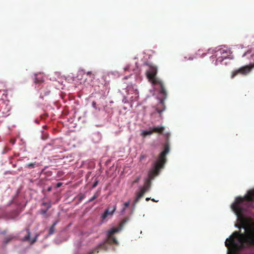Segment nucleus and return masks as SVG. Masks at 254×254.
<instances>
[{
    "label": "nucleus",
    "instance_id": "nucleus-1",
    "mask_svg": "<svg viewBox=\"0 0 254 254\" xmlns=\"http://www.w3.org/2000/svg\"><path fill=\"white\" fill-rule=\"evenodd\" d=\"M254 201V189L249 190L244 196H238L231 205V208L241 222L239 229L243 228L245 232L236 231L226 240L225 246L228 249V254H239L245 249L254 247V223L247 224L245 220L244 214L247 209L252 207Z\"/></svg>",
    "mask_w": 254,
    "mask_h": 254
},
{
    "label": "nucleus",
    "instance_id": "nucleus-2",
    "mask_svg": "<svg viewBox=\"0 0 254 254\" xmlns=\"http://www.w3.org/2000/svg\"><path fill=\"white\" fill-rule=\"evenodd\" d=\"M169 151V145L168 143H166L164 145V150L160 153L158 158L154 164L153 168L149 171L148 177L145 181L144 186L140 189L144 193L149 190L151 187V180L159 174L160 170L163 168L166 162V155Z\"/></svg>",
    "mask_w": 254,
    "mask_h": 254
},
{
    "label": "nucleus",
    "instance_id": "nucleus-3",
    "mask_svg": "<svg viewBox=\"0 0 254 254\" xmlns=\"http://www.w3.org/2000/svg\"><path fill=\"white\" fill-rule=\"evenodd\" d=\"M149 69L146 71V74L147 79L153 85H159L160 86L159 92L163 95V99H161L157 106L155 108L156 111L161 115L165 110L164 100L166 99L167 95V91L163 82L160 80L157 77V67L151 64H147Z\"/></svg>",
    "mask_w": 254,
    "mask_h": 254
},
{
    "label": "nucleus",
    "instance_id": "nucleus-4",
    "mask_svg": "<svg viewBox=\"0 0 254 254\" xmlns=\"http://www.w3.org/2000/svg\"><path fill=\"white\" fill-rule=\"evenodd\" d=\"M129 221V218L125 217L120 222L117 228H113L109 230L107 234L106 243L109 244H118L117 239L114 236V234L121 231L124 226Z\"/></svg>",
    "mask_w": 254,
    "mask_h": 254
},
{
    "label": "nucleus",
    "instance_id": "nucleus-5",
    "mask_svg": "<svg viewBox=\"0 0 254 254\" xmlns=\"http://www.w3.org/2000/svg\"><path fill=\"white\" fill-rule=\"evenodd\" d=\"M254 65H249L242 66L238 69L235 70L232 72L231 78H233L238 74H242L243 75H246L251 70Z\"/></svg>",
    "mask_w": 254,
    "mask_h": 254
},
{
    "label": "nucleus",
    "instance_id": "nucleus-6",
    "mask_svg": "<svg viewBox=\"0 0 254 254\" xmlns=\"http://www.w3.org/2000/svg\"><path fill=\"white\" fill-rule=\"evenodd\" d=\"M116 205H114L111 209H110V208H107V209H106V210L105 211L104 213L102 214L101 217L102 218V219H106V218L109 215H113V213H114L115 211L116 210Z\"/></svg>",
    "mask_w": 254,
    "mask_h": 254
},
{
    "label": "nucleus",
    "instance_id": "nucleus-7",
    "mask_svg": "<svg viewBox=\"0 0 254 254\" xmlns=\"http://www.w3.org/2000/svg\"><path fill=\"white\" fill-rule=\"evenodd\" d=\"M26 231L27 232V235L22 238V241L23 242L29 241V242H30L31 244H34L36 241L37 237L36 236L32 240H31L30 239L31 233H30L29 229H27L26 230Z\"/></svg>",
    "mask_w": 254,
    "mask_h": 254
},
{
    "label": "nucleus",
    "instance_id": "nucleus-8",
    "mask_svg": "<svg viewBox=\"0 0 254 254\" xmlns=\"http://www.w3.org/2000/svg\"><path fill=\"white\" fill-rule=\"evenodd\" d=\"M151 128L152 133L162 134L165 130V127L163 126L153 127Z\"/></svg>",
    "mask_w": 254,
    "mask_h": 254
},
{
    "label": "nucleus",
    "instance_id": "nucleus-9",
    "mask_svg": "<svg viewBox=\"0 0 254 254\" xmlns=\"http://www.w3.org/2000/svg\"><path fill=\"white\" fill-rule=\"evenodd\" d=\"M16 236L13 235H9L6 236L3 239V243L4 245H7L8 243H10L13 240L16 239Z\"/></svg>",
    "mask_w": 254,
    "mask_h": 254
},
{
    "label": "nucleus",
    "instance_id": "nucleus-10",
    "mask_svg": "<svg viewBox=\"0 0 254 254\" xmlns=\"http://www.w3.org/2000/svg\"><path fill=\"white\" fill-rule=\"evenodd\" d=\"M152 131L151 129V128H150V130H143L141 132V135L143 137H145L147 135H150L152 134Z\"/></svg>",
    "mask_w": 254,
    "mask_h": 254
},
{
    "label": "nucleus",
    "instance_id": "nucleus-11",
    "mask_svg": "<svg viewBox=\"0 0 254 254\" xmlns=\"http://www.w3.org/2000/svg\"><path fill=\"white\" fill-rule=\"evenodd\" d=\"M144 193H145L143 191L140 190V191L137 193L136 198L134 201V203H136L140 198L143 196Z\"/></svg>",
    "mask_w": 254,
    "mask_h": 254
},
{
    "label": "nucleus",
    "instance_id": "nucleus-12",
    "mask_svg": "<svg viewBox=\"0 0 254 254\" xmlns=\"http://www.w3.org/2000/svg\"><path fill=\"white\" fill-rule=\"evenodd\" d=\"M99 195H100V192H99V191H96V192L94 193V194L93 195V196L91 198H90L89 199V200H88V202H91V201H93L94 200H95V199H96L97 197H99Z\"/></svg>",
    "mask_w": 254,
    "mask_h": 254
},
{
    "label": "nucleus",
    "instance_id": "nucleus-13",
    "mask_svg": "<svg viewBox=\"0 0 254 254\" xmlns=\"http://www.w3.org/2000/svg\"><path fill=\"white\" fill-rule=\"evenodd\" d=\"M43 79L42 77H38V75H36L34 79V82L35 83H41L43 82Z\"/></svg>",
    "mask_w": 254,
    "mask_h": 254
},
{
    "label": "nucleus",
    "instance_id": "nucleus-14",
    "mask_svg": "<svg viewBox=\"0 0 254 254\" xmlns=\"http://www.w3.org/2000/svg\"><path fill=\"white\" fill-rule=\"evenodd\" d=\"M51 207V205L50 204H48V206L47 207V208L46 209H42L41 210V214L42 215H45L47 212V211L49 210V209Z\"/></svg>",
    "mask_w": 254,
    "mask_h": 254
},
{
    "label": "nucleus",
    "instance_id": "nucleus-15",
    "mask_svg": "<svg viewBox=\"0 0 254 254\" xmlns=\"http://www.w3.org/2000/svg\"><path fill=\"white\" fill-rule=\"evenodd\" d=\"M86 74L88 76H89L92 80H93V79H94L95 77H94V74L92 73V72L91 71H88L87 73H86Z\"/></svg>",
    "mask_w": 254,
    "mask_h": 254
},
{
    "label": "nucleus",
    "instance_id": "nucleus-16",
    "mask_svg": "<svg viewBox=\"0 0 254 254\" xmlns=\"http://www.w3.org/2000/svg\"><path fill=\"white\" fill-rule=\"evenodd\" d=\"M54 232H55V227L52 226L49 229V235H52L54 233Z\"/></svg>",
    "mask_w": 254,
    "mask_h": 254
},
{
    "label": "nucleus",
    "instance_id": "nucleus-17",
    "mask_svg": "<svg viewBox=\"0 0 254 254\" xmlns=\"http://www.w3.org/2000/svg\"><path fill=\"white\" fill-rule=\"evenodd\" d=\"M141 178V176H139L138 177H137L133 182H132V184H134L135 183H137L138 182L139 180Z\"/></svg>",
    "mask_w": 254,
    "mask_h": 254
},
{
    "label": "nucleus",
    "instance_id": "nucleus-18",
    "mask_svg": "<svg viewBox=\"0 0 254 254\" xmlns=\"http://www.w3.org/2000/svg\"><path fill=\"white\" fill-rule=\"evenodd\" d=\"M27 166L30 168H34L35 166V163H29L27 165Z\"/></svg>",
    "mask_w": 254,
    "mask_h": 254
},
{
    "label": "nucleus",
    "instance_id": "nucleus-19",
    "mask_svg": "<svg viewBox=\"0 0 254 254\" xmlns=\"http://www.w3.org/2000/svg\"><path fill=\"white\" fill-rule=\"evenodd\" d=\"M98 184V181L97 180H96L95 182L94 183V184H93V185L92 186V189L95 188L97 186Z\"/></svg>",
    "mask_w": 254,
    "mask_h": 254
},
{
    "label": "nucleus",
    "instance_id": "nucleus-20",
    "mask_svg": "<svg viewBox=\"0 0 254 254\" xmlns=\"http://www.w3.org/2000/svg\"><path fill=\"white\" fill-rule=\"evenodd\" d=\"M129 203H130V201L128 200V201L127 202H126L124 203V206L126 208V207H128L129 205Z\"/></svg>",
    "mask_w": 254,
    "mask_h": 254
},
{
    "label": "nucleus",
    "instance_id": "nucleus-21",
    "mask_svg": "<svg viewBox=\"0 0 254 254\" xmlns=\"http://www.w3.org/2000/svg\"><path fill=\"white\" fill-rule=\"evenodd\" d=\"M92 107L95 108V109H97V107H96V103L95 101H93L92 103Z\"/></svg>",
    "mask_w": 254,
    "mask_h": 254
},
{
    "label": "nucleus",
    "instance_id": "nucleus-22",
    "mask_svg": "<svg viewBox=\"0 0 254 254\" xmlns=\"http://www.w3.org/2000/svg\"><path fill=\"white\" fill-rule=\"evenodd\" d=\"M225 52V50H223V49H220L219 50V51H218V52H219L220 54H222V53H224Z\"/></svg>",
    "mask_w": 254,
    "mask_h": 254
},
{
    "label": "nucleus",
    "instance_id": "nucleus-23",
    "mask_svg": "<svg viewBox=\"0 0 254 254\" xmlns=\"http://www.w3.org/2000/svg\"><path fill=\"white\" fill-rule=\"evenodd\" d=\"M10 142L12 144H14L15 142V139H12L10 140Z\"/></svg>",
    "mask_w": 254,
    "mask_h": 254
},
{
    "label": "nucleus",
    "instance_id": "nucleus-24",
    "mask_svg": "<svg viewBox=\"0 0 254 254\" xmlns=\"http://www.w3.org/2000/svg\"><path fill=\"white\" fill-rule=\"evenodd\" d=\"M145 158V156L144 155H141L140 156V160H141Z\"/></svg>",
    "mask_w": 254,
    "mask_h": 254
},
{
    "label": "nucleus",
    "instance_id": "nucleus-25",
    "mask_svg": "<svg viewBox=\"0 0 254 254\" xmlns=\"http://www.w3.org/2000/svg\"><path fill=\"white\" fill-rule=\"evenodd\" d=\"M129 66L128 65H127V66L126 67H125L124 68V70H125V71H126V70H129Z\"/></svg>",
    "mask_w": 254,
    "mask_h": 254
},
{
    "label": "nucleus",
    "instance_id": "nucleus-26",
    "mask_svg": "<svg viewBox=\"0 0 254 254\" xmlns=\"http://www.w3.org/2000/svg\"><path fill=\"white\" fill-rule=\"evenodd\" d=\"M62 184L61 183H58L57 184V188H59V187H60L62 186Z\"/></svg>",
    "mask_w": 254,
    "mask_h": 254
},
{
    "label": "nucleus",
    "instance_id": "nucleus-27",
    "mask_svg": "<svg viewBox=\"0 0 254 254\" xmlns=\"http://www.w3.org/2000/svg\"><path fill=\"white\" fill-rule=\"evenodd\" d=\"M58 222L57 221H56L55 222L53 225L52 226H54V227H55V226L56 225V224H57Z\"/></svg>",
    "mask_w": 254,
    "mask_h": 254
},
{
    "label": "nucleus",
    "instance_id": "nucleus-28",
    "mask_svg": "<svg viewBox=\"0 0 254 254\" xmlns=\"http://www.w3.org/2000/svg\"><path fill=\"white\" fill-rule=\"evenodd\" d=\"M42 205H48V204L46 202H43Z\"/></svg>",
    "mask_w": 254,
    "mask_h": 254
},
{
    "label": "nucleus",
    "instance_id": "nucleus-29",
    "mask_svg": "<svg viewBox=\"0 0 254 254\" xmlns=\"http://www.w3.org/2000/svg\"><path fill=\"white\" fill-rule=\"evenodd\" d=\"M48 137V135H46V137H44V136L42 137V138L43 139H46Z\"/></svg>",
    "mask_w": 254,
    "mask_h": 254
},
{
    "label": "nucleus",
    "instance_id": "nucleus-30",
    "mask_svg": "<svg viewBox=\"0 0 254 254\" xmlns=\"http://www.w3.org/2000/svg\"><path fill=\"white\" fill-rule=\"evenodd\" d=\"M150 198H149V197H147V198H146V201H148V200H150Z\"/></svg>",
    "mask_w": 254,
    "mask_h": 254
},
{
    "label": "nucleus",
    "instance_id": "nucleus-31",
    "mask_svg": "<svg viewBox=\"0 0 254 254\" xmlns=\"http://www.w3.org/2000/svg\"><path fill=\"white\" fill-rule=\"evenodd\" d=\"M151 200H152V201H154V202H156V201H156L154 198L151 199Z\"/></svg>",
    "mask_w": 254,
    "mask_h": 254
},
{
    "label": "nucleus",
    "instance_id": "nucleus-32",
    "mask_svg": "<svg viewBox=\"0 0 254 254\" xmlns=\"http://www.w3.org/2000/svg\"><path fill=\"white\" fill-rule=\"evenodd\" d=\"M83 198V196H82L80 197L79 199L81 200Z\"/></svg>",
    "mask_w": 254,
    "mask_h": 254
},
{
    "label": "nucleus",
    "instance_id": "nucleus-33",
    "mask_svg": "<svg viewBox=\"0 0 254 254\" xmlns=\"http://www.w3.org/2000/svg\"><path fill=\"white\" fill-rule=\"evenodd\" d=\"M51 190V188H48V191H50Z\"/></svg>",
    "mask_w": 254,
    "mask_h": 254
},
{
    "label": "nucleus",
    "instance_id": "nucleus-34",
    "mask_svg": "<svg viewBox=\"0 0 254 254\" xmlns=\"http://www.w3.org/2000/svg\"><path fill=\"white\" fill-rule=\"evenodd\" d=\"M245 55H246V53H245V54L243 55V57H244V56H245Z\"/></svg>",
    "mask_w": 254,
    "mask_h": 254
}]
</instances>
